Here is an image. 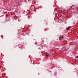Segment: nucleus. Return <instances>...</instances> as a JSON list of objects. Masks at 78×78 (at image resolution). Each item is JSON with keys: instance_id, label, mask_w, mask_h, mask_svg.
Segmentation results:
<instances>
[{"instance_id": "f257e3e1", "label": "nucleus", "mask_w": 78, "mask_h": 78, "mask_svg": "<svg viewBox=\"0 0 78 78\" xmlns=\"http://www.w3.org/2000/svg\"><path fill=\"white\" fill-rule=\"evenodd\" d=\"M63 38V37H60L59 38V41H61V39H62Z\"/></svg>"}, {"instance_id": "f03ea898", "label": "nucleus", "mask_w": 78, "mask_h": 78, "mask_svg": "<svg viewBox=\"0 0 78 78\" xmlns=\"http://www.w3.org/2000/svg\"><path fill=\"white\" fill-rule=\"evenodd\" d=\"M46 55L47 56H49V54H48V53L46 54Z\"/></svg>"}, {"instance_id": "7ed1b4c3", "label": "nucleus", "mask_w": 78, "mask_h": 78, "mask_svg": "<svg viewBox=\"0 0 78 78\" xmlns=\"http://www.w3.org/2000/svg\"><path fill=\"white\" fill-rule=\"evenodd\" d=\"M67 30L68 31L70 30V27H69L67 28Z\"/></svg>"}, {"instance_id": "20e7f679", "label": "nucleus", "mask_w": 78, "mask_h": 78, "mask_svg": "<svg viewBox=\"0 0 78 78\" xmlns=\"http://www.w3.org/2000/svg\"><path fill=\"white\" fill-rule=\"evenodd\" d=\"M76 61L75 60V64H76Z\"/></svg>"}, {"instance_id": "39448f33", "label": "nucleus", "mask_w": 78, "mask_h": 78, "mask_svg": "<svg viewBox=\"0 0 78 78\" xmlns=\"http://www.w3.org/2000/svg\"><path fill=\"white\" fill-rule=\"evenodd\" d=\"M76 58H78V56H76Z\"/></svg>"}, {"instance_id": "423d86ee", "label": "nucleus", "mask_w": 78, "mask_h": 78, "mask_svg": "<svg viewBox=\"0 0 78 78\" xmlns=\"http://www.w3.org/2000/svg\"><path fill=\"white\" fill-rule=\"evenodd\" d=\"M61 10L62 11H64L63 9H62Z\"/></svg>"}]
</instances>
